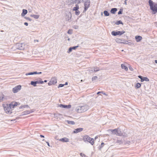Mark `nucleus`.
Listing matches in <instances>:
<instances>
[{"label": "nucleus", "instance_id": "f257e3e1", "mask_svg": "<svg viewBox=\"0 0 157 157\" xmlns=\"http://www.w3.org/2000/svg\"><path fill=\"white\" fill-rule=\"evenodd\" d=\"M149 5L150 8L152 11L153 14H155L157 13V4L153 2L151 0H149Z\"/></svg>", "mask_w": 157, "mask_h": 157}, {"label": "nucleus", "instance_id": "f03ea898", "mask_svg": "<svg viewBox=\"0 0 157 157\" xmlns=\"http://www.w3.org/2000/svg\"><path fill=\"white\" fill-rule=\"evenodd\" d=\"M4 110L5 112L8 114H10L12 113V109L8 104H3Z\"/></svg>", "mask_w": 157, "mask_h": 157}, {"label": "nucleus", "instance_id": "7ed1b4c3", "mask_svg": "<svg viewBox=\"0 0 157 157\" xmlns=\"http://www.w3.org/2000/svg\"><path fill=\"white\" fill-rule=\"evenodd\" d=\"M82 140L84 142H88L92 145L94 144V139L90 138L87 135H85L83 137Z\"/></svg>", "mask_w": 157, "mask_h": 157}, {"label": "nucleus", "instance_id": "20e7f679", "mask_svg": "<svg viewBox=\"0 0 157 157\" xmlns=\"http://www.w3.org/2000/svg\"><path fill=\"white\" fill-rule=\"evenodd\" d=\"M110 131L112 134L116 135L118 136H122L123 133H121V131H118V129L117 128L114 129H110L109 130Z\"/></svg>", "mask_w": 157, "mask_h": 157}, {"label": "nucleus", "instance_id": "39448f33", "mask_svg": "<svg viewBox=\"0 0 157 157\" xmlns=\"http://www.w3.org/2000/svg\"><path fill=\"white\" fill-rule=\"evenodd\" d=\"M20 105V104L19 103L15 101H12L10 104H9V105L10 106V107H11L12 109L14 107H15L18 105Z\"/></svg>", "mask_w": 157, "mask_h": 157}, {"label": "nucleus", "instance_id": "423d86ee", "mask_svg": "<svg viewBox=\"0 0 157 157\" xmlns=\"http://www.w3.org/2000/svg\"><path fill=\"white\" fill-rule=\"evenodd\" d=\"M79 6L78 5H76L73 8V10L75 11V14L76 15H78L80 13V12L78 10Z\"/></svg>", "mask_w": 157, "mask_h": 157}, {"label": "nucleus", "instance_id": "0eeeda50", "mask_svg": "<svg viewBox=\"0 0 157 157\" xmlns=\"http://www.w3.org/2000/svg\"><path fill=\"white\" fill-rule=\"evenodd\" d=\"M124 33L125 32L124 31H119L117 32L113 31L112 32L111 34L115 36L117 35H121Z\"/></svg>", "mask_w": 157, "mask_h": 157}, {"label": "nucleus", "instance_id": "6e6552de", "mask_svg": "<svg viewBox=\"0 0 157 157\" xmlns=\"http://www.w3.org/2000/svg\"><path fill=\"white\" fill-rule=\"evenodd\" d=\"M21 86L20 85L17 86L13 88V91L14 93H16L21 89Z\"/></svg>", "mask_w": 157, "mask_h": 157}, {"label": "nucleus", "instance_id": "1a4fd4ad", "mask_svg": "<svg viewBox=\"0 0 157 157\" xmlns=\"http://www.w3.org/2000/svg\"><path fill=\"white\" fill-rule=\"evenodd\" d=\"M90 4V2L89 0H87L84 3V10L86 11L88 8L89 7Z\"/></svg>", "mask_w": 157, "mask_h": 157}, {"label": "nucleus", "instance_id": "9d476101", "mask_svg": "<svg viewBox=\"0 0 157 157\" xmlns=\"http://www.w3.org/2000/svg\"><path fill=\"white\" fill-rule=\"evenodd\" d=\"M25 48V44L23 43H19L18 44V48L20 50H24Z\"/></svg>", "mask_w": 157, "mask_h": 157}, {"label": "nucleus", "instance_id": "9b49d317", "mask_svg": "<svg viewBox=\"0 0 157 157\" xmlns=\"http://www.w3.org/2000/svg\"><path fill=\"white\" fill-rule=\"evenodd\" d=\"M57 82V80L56 78H52L49 82L48 84L49 85H51L54 84Z\"/></svg>", "mask_w": 157, "mask_h": 157}, {"label": "nucleus", "instance_id": "f8f14e48", "mask_svg": "<svg viewBox=\"0 0 157 157\" xmlns=\"http://www.w3.org/2000/svg\"><path fill=\"white\" fill-rule=\"evenodd\" d=\"M84 107L82 106H79L78 107V109H77V111L78 113H82L84 111Z\"/></svg>", "mask_w": 157, "mask_h": 157}, {"label": "nucleus", "instance_id": "ddd939ff", "mask_svg": "<svg viewBox=\"0 0 157 157\" xmlns=\"http://www.w3.org/2000/svg\"><path fill=\"white\" fill-rule=\"evenodd\" d=\"M138 77L140 78L141 79V82H143L144 81H149V79L146 77H142L141 76H139Z\"/></svg>", "mask_w": 157, "mask_h": 157}, {"label": "nucleus", "instance_id": "4468645a", "mask_svg": "<svg viewBox=\"0 0 157 157\" xmlns=\"http://www.w3.org/2000/svg\"><path fill=\"white\" fill-rule=\"evenodd\" d=\"M83 130L82 128H80L75 129L73 131V133H76L82 131Z\"/></svg>", "mask_w": 157, "mask_h": 157}, {"label": "nucleus", "instance_id": "2eb2a0df", "mask_svg": "<svg viewBox=\"0 0 157 157\" xmlns=\"http://www.w3.org/2000/svg\"><path fill=\"white\" fill-rule=\"evenodd\" d=\"M117 42L119 43H124V44H128V41L126 40H124L122 41V40L120 39H117Z\"/></svg>", "mask_w": 157, "mask_h": 157}, {"label": "nucleus", "instance_id": "dca6fc26", "mask_svg": "<svg viewBox=\"0 0 157 157\" xmlns=\"http://www.w3.org/2000/svg\"><path fill=\"white\" fill-rule=\"evenodd\" d=\"M59 140L63 142H67L69 141V140L67 138L64 137L59 139Z\"/></svg>", "mask_w": 157, "mask_h": 157}, {"label": "nucleus", "instance_id": "f3484780", "mask_svg": "<svg viewBox=\"0 0 157 157\" xmlns=\"http://www.w3.org/2000/svg\"><path fill=\"white\" fill-rule=\"evenodd\" d=\"M135 39L136 41L137 42H139L142 39V37L140 36H135Z\"/></svg>", "mask_w": 157, "mask_h": 157}, {"label": "nucleus", "instance_id": "a211bd4d", "mask_svg": "<svg viewBox=\"0 0 157 157\" xmlns=\"http://www.w3.org/2000/svg\"><path fill=\"white\" fill-rule=\"evenodd\" d=\"M60 107H62L64 108H71V105H59Z\"/></svg>", "mask_w": 157, "mask_h": 157}, {"label": "nucleus", "instance_id": "6ab92c4d", "mask_svg": "<svg viewBox=\"0 0 157 157\" xmlns=\"http://www.w3.org/2000/svg\"><path fill=\"white\" fill-rule=\"evenodd\" d=\"M121 68L122 69H124L125 71H128V67L127 66L124 65V64H121Z\"/></svg>", "mask_w": 157, "mask_h": 157}, {"label": "nucleus", "instance_id": "aec40b11", "mask_svg": "<svg viewBox=\"0 0 157 157\" xmlns=\"http://www.w3.org/2000/svg\"><path fill=\"white\" fill-rule=\"evenodd\" d=\"M39 81H36V82H33V81H31V84L32 85L34 86H36V84L37 83H39Z\"/></svg>", "mask_w": 157, "mask_h": 157}, {"label": "nucleus", "instance_id": "412c9836", "mask_svg": "<svg viewBox=\"0 0 157 157\" xmlns=\"http://www.w3.org/2000/svg\"><path fill=\"white\" fill-rule=\"evenodd\" d=\"M117 10V9L116 8H112L111 10V12L112 13L114 14Z\"/></svg>", "mask_w": 157, "mask_h": 157}, {"label": "nucleus", "instance_id": "4be33fe9", "mask_svg": "<svg viewBox=\"0 0 157 157\" xmlns=\"http://www.w3.org/2000/svg\"><path fill=\"white\" fill-rule=\"evenodd\" d=\"M27 13V11L26 10L23 9V10L22 13H21L22 16H25Z\"/></svg>", "mask_w": 157, "mask_h": 157}, {"label": "nucleus", "instance_id": "5701e85b", "mask_svg": "<svg viewBox=\"0 0 157 157\" xmlns=\"http://www.w3.org/2000/svg\"><path fill=\"white\" fill-rule=\"evenodd\" d=\"M31 17L35 18L38 19L39 17V15H31Z\"/></svg>", "mask_w": 157, "mask_h": 157}, {"label": "nucleus", "instance_id": "b1692460", "mask_svg": "<svg viewBox=\"0 0 157 157\" xmlns=\"http://www.w3.org/2000/svg\"><path fill=\"white\" fill-rule=\"evenodd\" d=\"M37 74V72L36 71H35V72H33L29 73H28L26 74V75H32L35 74Z\"/></svg>", "mask_w": 157, "mask_h": 157}, {"label": "nucleus", "instance_id": "393cba45", "mask_svg": "<svg viewBox=\"0 0 157 157\" xmlns=\"http://www.w3.org/2000/svg\"><path fill=\"white\" fill-rule=\"evenodd\" d=\"M104 14L105 16H109V13L107 11H104Z\"/></svg>", "mask_w": 157, "mask_h": 157}, {"label": "nucleus", "instance_id": "a878e982", "mask_svg": "<svg viewBox=\"0 0 157 157\" xmlns=\"http://www.w3.org/2000/svg\"><path fill=\"white\" fill-rule=\"evenodd\" d=\"M67 122L68 124H75V122L73 121H67Z\"/></svg>", "mask_w": 157, "mask_h": 157}, {"label": "nucleus", "instance_id": "bb28decb", "mask_svg": "<svg viewBox=\"0 0 157 157\" xmlns=\"http://www.w3.org/2000/svg\"><path fill=\"white\" fill-rule=\"evenodd\" d=\"M141 86V84L139 83H137L136 85V87L137 88L140 87Z\"/></svg>", "mask_w": 157, "mask_h": 157}, {"label": "nucleus", "instance_id": "cd10ccee", "mask_svg": "<svg viewBox=\"0 0 157 157\" xmlns=\"http://www.w3.org/2000/svg\"><path fill=\"white\" fill-rule=\"evenodd\" d=\"M100 69L99 67H96L94 68V71H99Z\"/></svg>", "mask_w": 157, "mask_h": 157}, {"label": "nucleus", "instance_id": "c85d7f7f", "mask_svg": "<svg viewBox=\"0 0 157 157\" xmlns=\"http://www.w3.org/2000/svg\"><path fill=\"white\" fill-rule=\"evenodd\" d=\"M116 24L118 25L119 24H122V23L121 21H119L116 23Z\"/></svg>", "mask_w": 157, "mask_h": 157}, {"label": "nucleus", "instance_id": "c756f323", "mask_svg": "<svg viewBox=\"0 0 157 157\" xmlns=\"http://www.w3.org/2000/svg\"><path fill=\"white\" fill-rule=\"evenodd\" d=\"M72 29H69L68 31V33L69 34H71L72 33Z\"/></svg>", "mask_w": 157, "mask_h": 157}, {"label": "nucleus", "instance_id": "7c9ffc66", "mask_svg": "<svg viewBox=\"0 0 157 157\" xmlns=\"http://www.w3.org/2000/svg\"><path fill=\"white\" fill-rule=\"evenodd\" d=\"M78 46H75V47H71V48L72 49V50L73 49V50H75L76 49V48H78Z\"/></svg>", "mask_w": 157, "mask_h": 157}, {"label": "nucleus", "instance_id": "2f4dec72", "mask_svg": "<svg viewBox=\"0 0 157 157\" xmlns=\"http://www.w3.org/2000/svg\"><path fill=\"white\" fill-rule=\"evenodd\" d=\"M97 76H94L92 78V80L93 81L97 79Z\"/></svg>", "mask_w": 157, "mask_h": 157}, {"label": "nucleus", "instance_id": "473e14b6", "mask_svg": "<svg viewBox=\"0 0 157 157\" xmlns=\"http://www.w3.org/2000/svg\"><path fill=\"white\" fill-rule=\"evenodd\" d=\"M64 86V84H59V85L58 87H63Z\"/></svg>", "mask_w": 157, "mask_h": 157}, {"label": "nucleus", "instance_id": "72a5a7b5", "mask_svg": "<svg viewBox=\"0 0 157 157\" xmlns=\"http://www.w3.org/2000/svg\"><path fill=\"white\" fill-rule=\"evenodd\" d=\"M72 50V49L71 48V47L68 50V53H69V52H71Z\"/></svg>", "mask_w": 157, "mask_h": 157}, {"label": "nucleus", "instance_id": "f704fd0d", "mask_svg": "<svg viewBox=\"0 0 157 157\" xmlns=\"http://www.w3.org/2000/svg\"><path fill=\"white\" fill-rule=\"evenodd\" d=\"M3 98H4V97H0V102L1 101H2Z\"/></svg>", "mask_w": 157, "mask_h": 157}, {"label": "nucleus", "instance_id": "c9c22d12", "mask_svg": "<svg viewBox=\"0 0 157 157\" xmlns=\"http://www.w3.org/2000/svg\"><path fill=\"white\" fill-rule=\"evenodd\" d=\"M104 143H102L101 144V146L100 147L101 148H102L103 146V145H104Z\"/></svg>", "mask_w": 157, "mask_h": 157}, {"label": "nucleus", "instance_id": "e433bc0d", "mask_svg": "<svg viewBox=\"0 0 157 157\" xmlns=\"http://www.w3.org/2000/svg\"><path fill=\"white\" fill-rule=\"evenodd\" d=\"M122 13V11L120 10L118 12V14H120Z\"/></svg>", "mask_w": 157, "mask_h": 157}, {"label": "nucleus", "instance_id": "4c0bfd02", "mask_svg": "<svg viewBox=\"0 0 157 157\" xmlns=\"http://www.w3.org/2000/svg\"><path fill=\"white\" fill-rule=\"evenodd\" d=\"M129 68L130 70H131V71H132L133 70V69L131 67H129Z\"/></svg>", "mask_w": 157, "mask_h": 157}, {"label": "nucleus", "instance_id": "58836bf2", "mask_svg": "<svg viewBox=\"0 0 157 157\" xmlns=\"http://www.w3.org/2000/svg\"><path fill=\"white\" fill-rule=\"evenodd\" d=\"M39 83L43 84L44 83V82L43 81H40L39 82Z\"/></svg>", "mask_w": 157, "mask_h": 157}, {"label": "nucleus", "instance_id": "ea45409f", "mask_svg": "<svg viewBox=\"0 0 157 157\" xmlns=\"http://www.w3.org/2000/svg\"><path fill=\"white\" fill-rule=\"evenodd\" d=\"M80 155L81 156H85V155L84 154H82V153H80Z\"/></svg>", "mask_w": 157, "mask_h": 157}, {"label": "nucleus", "instance_id": "a19ab883", "mask_svg": "<svg viewBox=\"0 0 157 157\" xmlns=\"http://www.w3.org/2000/svg\"><path fill=\"white\" fill-rule=\"evenodd\" d=\"M24 24H25V25L26 26H28V23L27 22H25L24 23Z\"/></svg>", "mask_w": 157, "mask_h": 157}, {"label": "nucleus", "instance_id": "79ce46f5", "mask_svg": "<svg viewBox=\"0 0 157 157\" xmlns=\"http://www.w3.org/2000/svg\"><path fill=\"white\" fill-rule=\"evenodd\" d=\"M46 143H47L48 146L49 147L50 146V144H49V142H46Z\"/></svg>", "mask_w": 157, "mask_h": 157}, {"label": "nucleus", "instance_id": "37998d69", "mask_svg": "<svg viewBox=\"0 0 157 157\" xmlns=\"http://www.w3.org/2000/svg\"><path fill=\"white\" fill-rule=\"evenodd\" d=\"M40 136L41 137H43V138H44V136L42 135H40Z\"/></svg>", "mask_w": 157, "mask_h": 157}, {"label": "nucleus", "instance_id": "c03bdc74", "mask_svg": "<svg viewBox=\"0 0 157 157\" xmlns=\"http://www.w3.org/2000/svg\"><path fill=\"white\" fill-rule=\"evenodd\" d=\"M98 138V136H96L95 137V139L96 140V139H97V138Z\"/></svg>", "mask_w": 157, "mask_h": 157}, {"label": "nucleus", "instance_id": "a18cd8bd", "mask_svg": "<svg viewBox=\"0 0 157 157\" xmlns=\"http://www.w3.org/2000/svg\"><path fill=\"white\" fill-rule=\"evenodd\" d=\"M103 94L104 95H105L106 96H107L108 95L107 94H106L105 93H103Z\"/></svg>", "mask_w": 157, "mask_h": 157}, {"label": "nucleus", "instance_id": "49530a36", "mask_svg": "<svg viewBox=\"0 0 157 157\" xmlns=\"http://www.w3.org/2000/svg\"><path fill=\"white\" fill-rule=\"evenodd\" d=\"M100 93L103 94V93H104L103 91H100Z\"/></svg>", "mask_w": 157, "mask_h": 157}, {"label": "nucleus", "instance_id": "de8ad7c7", "mask_svg": "<svg viewBox=\"0 0 157 157\" xmlns=\"http://www.w3.org/2000/svg\"><path fill=\"white\" fill-rule=\"evenodd\" d=\"M155 63H157V60H155Z\"/></svg>", "mask_w": 157, "mask_h": 157}, {"label": "nucleus", "instance_id": "09e8293b", "mask_svg": "<svg viewBox=\"0 0 157 157\" xmlns=\"http://www.w3.org/2000/svg\"><path fill=\"white\" fill-rule=\"evenodd\" d=\"M101 93L100 92H98L97 93V94H99Z\"/></svg>", "mask_w": 157, "mask_h": 157}, {"label": "nucleus", "instance_id": "8fccbe9b", "mask_svg": "<svg viewBox=\"0 0 157 157\" xmlns=\"http://www.w3.org/2000/svg\"><path fill=\"white\" fill-rule=\"evenodd\" d=\"M41 73V72H39V73H37V74H40Z\"/></svg>", "mask_w": 157, "mask_h": 157}, {"label": "nucleus", "instance_id": "3c124183", "mask_svg": "<svg viewBox=\"0 0 157 157\" xmlns=\"http://www.w3.org/2000/svg\"><path fill=\"white\" fill-rule=\"evenodd\" d=\"M47 82V81L46 80H44V82Z\"/></svg>", "mask_w": 157, "mask_h": 157}, {"label": "nucleus", "instance_id": "603ef678", "mask_svg": "<svg viewBox=\"0 0 157 157\" xmlns=\"http://www.w3.org/2000/svg\"><path fill=\"white\" fill-rule=\"evenodd\" d=\"M81 82H83V80H81Z\"/></svg>", "mask_w": 157, "mask_h": 157}, {"label": "nucleus", "instance_id": "864d4df0", "mask_svg": "<svg viewBox=\"0 0 157 157\" xmlns=\"http://www.w3.org/2000/svg\"><path fill=\"white\" fill-rule=\"evenodd\" d=\"M67 82H66L65 83V85H67Z\"/></svg>", "mask_w": 157, "mask_h": 157}, {"label": "nucleus", "instance_id": "5fc2aeb1", "mask_svg": "<svg viewBox=\"0 0 157 157\" xmlns=\"http://www.w3.org/2000/svg\"><path fill=\"white\" fill-rule=\"evenodd\" d=\"M44 139L43 140V141H44Z\"/></svg>", "mask_w": 157, "mask_h": 157}]
</instances>
